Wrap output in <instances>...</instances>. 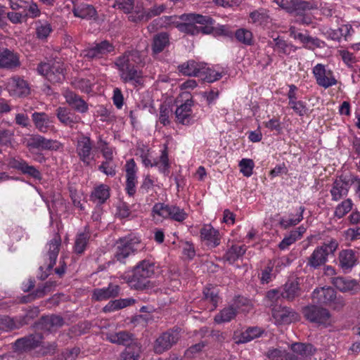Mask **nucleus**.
<instances>
[{
    "mask_svg": "<svg viewBox=\"0 0 360 360\" xmlns=\"http://www.w3.org/2000/svg\"><path fill=\"white\" fill-rule=\"evenodd\" d=\"M295 39H299L303 43L304 46L309 49H314V48H319L323 43L318 38H313L309 35L306 36L302 33L295 34Z\"/></svg>",
    "mask_w": 360,
    "mask_h": 360,
    "instance_id": "34",
    "label": "nucleus"
},
{
    "mask_svg": "<svg viewBox=\"0 0 360 360\" xmlns=\"http://www.w3.org/2000/svg\"><path fill=\"white\" fill-rule=\"evenodd\" d=\"M20 65L16 55L8 49L0 48V68L12 69Z\"/></svg>",
    "mask_w": 360,
    "mask_h": 360,
    "instance_id": "20",
    "label": "nucleus"
},
{
    "mask_svg": "<svg viewBox=\"0 0 360 360\" xmlns=\"http://www.w3.org/2000/svg\"><path fill=\"white\" fill-rule=\"evenodd\" d=\"M169 44V35L166 32H161L154 36L152 50L155 53L162 52Z\"/></svg>",
    "mask_w": 360,
    "mask_h": 360,
    "instance_id": "29",
    "label": "nucleus"
},
{
    "mask_svg": "<svg viewBox=\"0 0 360 360\" xmlns=\"http://www.w3.org/2000/svg\"><path fill=\"white\" fill-rule=\"evenodd\" d=\"M142 63L140 53L138 51L125 52L119 57L115 65L121 72V79L124 82H134L136 84H141L142 72L139 65Z\"/></svg>",
    "mask_w": 360,
    "mask_h": 360,
    "instance_id": "1",
    "label": "nucleus"
},
{
    "mask_svg": "<svg viewBox=\"0 0 360 360\" xmlns=\"http://www.w3.org/2000/svg\"><path fill=\"white\" fill-rule=\"evenodd\" d=\"M180 330L170 329L162 333L155 341L153 349L156 354H162L171 349L180 339Z\"/></svg>",
    "mask_w": 360,
    "mask_h": 360,
    "instance_id": "7",
    "label": "nucleus"
},
{
    "mask_svg": "<svg viewBox=\"0 0 360 360\" xmlns=\"http://www.w3.org/2000/svg\"><path fill=\"white\" fill-rule=\"evenodd\" d=\"M186 216L187 214L183 209H180L176 206H171V219L177 221H182L186 219Z\"/></svg>",
    "mask_w": 360,
    "mask_h": 360,
    "instance_id": "56",
    "label": "nucleus"
},
{
    "mask_svg": "<svg viewBox=\"0 0 360 360\" xmlns=\"http://www.w3.org/2000/svg\"><path fill=\"white\" fill-rule=\"evenodd\" d=\"M300 287L297 282H287L283 286L281 296L288 300H292L300 295Z\"/></svg>",
    "mask_w": 360,
    "mask_h": 360,
    "instance_id": "28",
    "label": "nucleus"
},
{
    "mask_svg": "<svg viewBox=\"0 0 360 360\" xmlns=\"http://www.w3.org/2000/svg\"><path fill=\"white\" fill-rule=\"evenodd\" d=\"M128 18L129 21L134 22H147L149 20L146 15V11H136L129 15Z\"/></svg>",
    "mask_w": 360,
    "mask_h": 360,
    "instance_id": "62",
    "label": "nucleus"
},
{
    "mask_svg": "<svg viewBox=\"0 0 360 360\" xmlns=\"http://www.w3.org/2000/svg\"><path fill=\"white\" fill-rule=\"evenodd\" d=\"M126 167V190L129 195L133 196L136 193V163L134 159L127 162Z\"/></svg>",
    "mask_w": 360,
    "mask_h": 360,
    "instance_id": "17",
    "label": "nucleus"
},
{
    "mask_svg": "<svg viewBox=\"0 0 360 360\" xmlns=\"http://www.w3.org/2000/svg\"><path fill=\"white\" fill-rule=\"evenodd\" d=\"M236 309L232 307L224 308L214 316V321L217 323L229 322L236 316Z\"/></svg>",
    "mask_w": 360,
    "mask_h": 360,
    "instance_id": "38",
    "label": "nucleus"
},
{
    "mask_svg": "<svg viewBox=\"0 0 360 360\" xmlns=\"http://www.w3.org/2000/svg\"><path fill=\"white\" fill-rule=\"evenodd\" d=\"M65 324L64 319L58 314L42 316L37 322L36 326L41 330L48 331L56 330Z\"/></svg>",
    "mask_w": 360,
    "mask_h": 360,
    "instance_id": "11",
    "label": "nucleus"
},
{
    "mask_svg": "<svg viewBox=\"0 0 360 360\" xmlns=\"http://www.w3.org/2000/svg\"><path fill=\"white\" fill-rule=\"evenodd\" d=\"M115 6L129 13L134 8V0H116Z\"/></svg>",
    "mask_w": 360,
    "mask_h": 360,
    "instance_id": "57",
    "label": "nucleus"
},
{
    "mask_svg": "<svg viewBox=\"0 0 360 360\" xmlns=\"http://www.w3.org/2000/svg\"><path fill=\"white\" fill-rule=\"evenodd\" d=\"M61 244V239L59 235H56V236L51 240L49 244V250L48 252L49 264L47 266V270H51L54 265L56 264V262L58 255V252L60 250V246Z\"/></svg>",
    "mask_w": 360,
    "mask_h": 360,
    "instance_id": "23",
    "label": "nucleus"
},
{
    "mask_svg": "<svg viewBox=\"0 0 360 360\" xmlns=\"http://www.w3.org/2000/svg\"><path fill=\"white\" fill-rule=\"evenodd\" d=\"M133 252V244L131 241L122 238L117 241L115 257L118 261H123Z\"/></svg>",
    "mask_w": 360,
    "mask_h": 360,
    "instance_id": "22",
    "label": "nucleus"
},
{
    "mask_svg": "<svg viewBox=\"0 0 360 360\" xmlns=\"http://www.w3.org/2000/svg\"><path fill=\"white\" fill-rule=\"evenodd\" d=\"M78 0L73 1L74 4L72 10L74 15L82 19H94L97 17V12L96 8L92 5L86 4H78Z\"/></svg>",
    "mask_w": 360,
    "mask_h": 360,
    "instance_id": "15",
    "label": "nucleus"
},
{
    "mask_svg": "<svg viewBox=\"0 0 360 360\" xmlns=\"http://www.w3.org/2000/svg\"><path fill=\"white\" fill-rule=\"evenodd\" d=\"M201 237L212 243L213 247L219 244V231L211 226H205L200 230Z\"/></svg>",
    "mask_w": 360,
    "mask_h": 360,
    "instance_id": "30",
    "label": "nucleus"
},
{
    "mask_svg": "<svg viewBox=\"0 0 360 360\" xmlns=\"http://www.w3.org/2000/svg\"><path fill=\"white\" fill-rule=\"evenodd\" d=\"M119 285L110 284L108 288L94 289L93 291L92 299L96 301H102L112 297H115L119 295Z\"/></svg>",
    "mask_w": 360,
    "mask_h": 360,
    "instance_id": "19",
    "label": "nucleus"
},
{
    "mask_svg": "<svg viewBox=\"0 0 360 360\" xmlns=\"http://www.w3.org/2000/svg\"><path fill=\"white\" fill-rule=\"evenodd\" d=\"M109 197V188L103 184L97 187L91 195V198L98 200L99 204L104 203Z\"/></svg>",
    "mask_w": 360,
    "mask_h": 360,
    "instance_id": "40",
    "label": "nucleus"
},
{
    "mask_svg": "<svg viewBox=\"0 0 360 360\" xmlns=\"http://www.w3.org/2000/svg\"><path fill=\"white\" fill-rule=\"evenodd\" d=\"M12 84L15 94L18 96H25L30 94V87L24 79L20 77H13Z\"/></svg>",
    "mask_w": 360,
    "mask_h": 360,
    "instance_id": "33",
    "label": "nucleus"
},
{
    "mask_svg": "<svg viewBox=\"0 0 360 360\" xmlns=\"http://www.w3.org/2000/svg\"><path fill=\"white\" fill-rule=\"evenodd\" d=\"M8 165L10 167L20 171L25 175L30 166L23 159H16L15 158H11L9 159Z\"/></svg>",
    "mask_w": 360,
    "mask_h": 360,
    "instance_id": "44",
    "label": "nucleus"
},
{
    "mask_svg": "<svg viewBox=\"0 0 360 360\" xmlns=\"http://www.w3.org/2000/svg\"><path fill=\"white\" fill-rule=\"evenodd\" d=\"M42 339L43 335L41 333L30 334L18 339L13 345V348L15 351L20 352L31 350L40 346Z\"/></svg>",
    "mask_w": 360,
    "mask_h": 360,
    "instance_id": "9",
    "label": "nucleus"
},
{
    "mask_svg": "<svg viewBox=\"0 0 360 360\" xmlns=\"http://www.w3.org/2000/svg\"><path fill=\"white\" fill-rule=\"evenodd\" d=\"M89 239V235L85 233H79L75 240V251L77 254H82L86 247L87 243Z\"/></svg>",
    "mask_w": 360,
    "mask_h": 360,
    "instance_id": "43",
    "label": "nucleus"
},
{
    "mask_svg": "<svg viewBox=\"0 0 360 360\" xmlns=\"http://www.w3.org/2000/svg\"><path fill=\"white\" fill-rule=\"evenodd\" d=\"M288 104L300 116H302L306 113V107L302 101H289Z\"/></svg>",
    "mask_w": 360,
    "mask_h": 360,
    "instance_id": "64",
    "label": "nucleus"
},
{
    "mask_svg": "<svg viewBox=\"0 0 360 360\" xmlns=\"http://www.w3.org/2000/svg\"><path fill=\"white\" fill-rule=\"evenodd\" d=\"M291 349L293 352V354L297 353L302 356L312 355L316 351V349L311 344L302 342H295L292 344Z\"/></svg>",
    "mask_w": 360,
    "mask_h": 360,
    "instance_id": "35",
    "label": "nucleus"
},
{
    "mask_svg": "<svg viewBox=\"0 0 360 360\" xmlns=\"http://www.w3.org/2000/svg\"><path fill=\"white\" fill-rule=\"evenodd\" d=\"M166 6L164 4L154 5L152 8L146 11L148 20L151 18L160 15L165 11Z\"/></svg>",
    "mask_w": 360,
    "mask_h": 360,
    "instance_id": "61",
    "label": "nucleus"
},
{
    "mask_svg": "<svg viewBox=\"0 0 360 360\" xmlns=\"http://www.w3.org/2000/svg\"><path fill=\"white\" fill-rule=\"evenodd\" d=\"M262 333V331L259 328H249L245 332L241 333L240 339L236 342L237 343H245L255 338L259 337Z\"/></svg>",
    "mask_w": 360,
    "mask_h": 360,
    "instance_id": "41",
    "label": "nucleus"
},
{
    "mask_svg": "<svg viewBox=\"0 0 360 360\" xmlns=\"http://www.w3.org/2000/svg\"><path fill=\"white\" fill-rule=\"evenodd\" d=\"M311 297L320 305L331 307L337 311L341 310L345 305L343 297H338L335 290L330 286L316 288L313 291Z\"/></svg>",
    "mask_w": 360,
    "mask_h": 360,
    "instance_id": "5",
    "label": "nucleus"
},
{
    "mask_svg": "<svg viewBox=\"0 0 360 360\" xmlns=\"http://www.w3.org/2000/svg\"><path fill=\"white\" fill-rule=\"evenodd\" d=\"M203 294L206 300H210L216 306L219 299L218 292L216 288H206L203 291Z\"/></svg>",
    "mask_w": 360,
    "mask_h": 360,
    "instance_id": "58",
    "label": "nucleus"
},
{
    "mask_svg": "<svg viewBox=\"0 0 360 360\" xmlns=\"http://www.w3.org/2000/svg\"><path fill=\"white\" fill-rule=\"evenodd\" d=\"M32 120L35 126L40 130L46 129L48 124V116L44 112H34L32 114Z\"/></svg>",
    "mask_w": 360,
    "mask_h": 360,
    "instance_id": "45",
    "label": "nucleus"
},
{
    "mask_svg": "<svg viewBox=\"0 0 360 360\" xmlns=\"http://www.w3.org/2000/svg\"><path fill=\"white\" fill-rule=\"evenodd\" d=\"M106 339L112 343L126 346V348L140 345L137 339L134 338V335L127 331L107 334Z\"/></svg>",
    "mask_w": 360,
    "mask_h": 360,
    "instance_id": "12",
    "label": "nucleus"
},
{
    "mask_svg": "<svg viewBox=\"0 0 360 360\" xmlns=\"http://www.w3.org/2000/svg\"><path fill=\"white\" fill-rule=\"evenodd\" d=\"M39 314V309L37 307H30L27 309L23 316H20L19 319H17L18 328L22 326L29 324L31 321L38 316Z\"/></svg>",
    "mask_w": 360,
    "mask_h": 360,
    "instance_id": "37",
    "label": "nucleus"
},
{
    "mask_svg": "<svg viewBox=\"0 0 360 360\" xmlns=\"http://www.w3.org/2000/svg\"><path fill=\"white\" fill-rule=\"evenodd\" d=\"M181 22H176V27L184 33L196 35L200 33L210 34L212 30V18L197 13H185L179 16ZM175 23V22H173Z\"/></svg>",
    "mask_w": 360,
    "mask_h": 360,
    "instance_id": "2",
    "label": "nucleus"
},
{
    "mask_svg": "<svg viewBox=\"0 0 360 360\" xmlns=\"http://www.w3.org/2000/svg\"><path fill=\"white\" fill-rule=\"evenodd\" d=\"M202 75H205L202 79L210 83L214 82L221 77V73L216 72L214 70L211 69H207L202 71L201 77Z\"/></svg>",
    "mask_w": 360,
    "mask_h": 360,
    "instance_id": "55",
    "label": "nucleus"
},
{
    "mask_svg": "<svg viewBox=\"0 0 360 360\" xmlns=\"http://www.w3.org/2000/svg\"><path fill=\"white\" fill-rule=\"evenodd\" d=\"M245 252V249L243 246L233 245L225 254L224 257L226 261L232 264L235 262Z\"/></svg>",
    "mask_w": 360,
    "mask_h": 360,
    "instance_id": "39",
    "label": "nucleus"
},
{
    "mask_svg": "<svg viewBox=\"0 0 360 360\" xmlns=\"http://www.w3.org/2000/svg\"><path fill=\"white\" fill-rule=\"evenodd\" d=\"M236 38L240 42L247 45L252 44V34L250 31L245 29H239L235 33Z\"/></svg>",
    "mask_w": 360,
    "mask_h": 360,
    "instance_id": "47",
    "label": "nucleus"
},
{
    "mask_svg": "<svg viewBox=\"0 0 360 360\" xmlns=\"http://www.w3.org/2000/svg\"><path fill=\"white\" fill-rule=\"evenodd\" d=\"M28 146L32 148L41 150H57L58 143L56 141L47 139L41 136L37 135L30 139Z\"/></svg>",
    "mask_w": 360,
    "mask_h": 360,
    "instance_id": "16",
    "label": "nucleus"
},
{
    "mask_svg": "<svg viewBox=\"0 0 360 360\" xmlns=\"http://www.w3.org/2000/svg\"><path fill=\"white\" fill-rule=\"evenodd\" d=\"M56 115L58 120L64 124L72 127L77 122L76 116L66 108L59 107L56 110Z\"/></svg>",
    "mask_w": 360,
    "mask_h": 360,
    "instance_id": "27",
    "label": "nucleus"
},
{
    "mask_svg": "<svg viewBox=\"0 0 360 360\" xmlns=\"http://www.w3.org/2000/svg\"><path fill=\"white\" fill-rule=\"evenodd\" d=\"M172 112V110L167 105H161L160 108V122L163 125H167L169 123V114Z\"/></svg>",
    "mask_w": 360,
    "mask_h": 360,
    "instance_id": "54",
    "label": "nucleus"
},
{
    "mask_svg": "<svg viewBox=\"0 0 360 360\" xmlns=\"http://www.w3.org/2000/svg\"><path fill=\"white\" fill-rule=\"evenodd\" d=\"M18 328L17 319L6 316H0V330H12Z\"/></svg>",
    "mask_w": 360,
    "mask_h": 360,
    "instance_id": "46",
    "label": "nucleus"
},
{
    "mask_svg": "<svg viewBox=\"0 0 360 360\" xmlns=\"http://www.w3.org/2000/svg\"><path fill=\"white\" fill-rule=\"evenodd\" d=\"M66 102L75 110L84 113L88 110V104L81 96L73 91H67L65 94Z\"/></svg>",
    "mask_w": 360,
    "mask_h": 360,
    "instance_id": "21",
    "label": "nucleus"
},
{
    "mask_svg": "<svg viewBox=\"0 0 360 360\" xmlns=\"http://www.w3.org/2000/svg\"><path fill=\"white\" fill-rule=\"evenodd\" d=\"M300 214H298V217L296 219H281L280 221L281 226L282 227H283L284 229H288L290 226L297 225L303 219L302 214H303V212L304 211V208L303 207H300Z\"/></svg>",
    "mask_w": 360,
    "mask_h": 360,
    "instance_id": "52",
    "label": "nucleus"
},
{
    "mask_svg": "<svg viewBox=\"0 0 360 360\" xmlns=\"http://www.w3.org/2000/svg\"><path fill=\"white\" fill-rule=\"evenodd\" d=\"M155 273V264L149 260L140 262L133 269L129 280L131 286L136 290H144L152 287L149 278Z\"/></svg>",
    "mask_w": 360,
    "mask_h": 360,
    "instance_id": "4",
    "label": "nucleus"
},
{
    "mask_svg": "<svg viewBox=\"0 0 360 360\" xmlns=\"http://www.w3.org/2000/svg\"><path fill=\"white\" fill-rule=\"evenodd\" d=\"M179 70L185 75L201 77L202 70L194 60H190L179 67Z\"/></svg>",
    "mask_w": 360,
    "mask_h": 360,
    "instance_id": "32",
    "label": "nucleus"
},
{
    "mask_svg": "<svg viewBox=\"0 0 360 360\" xmlns=\"http://www.w3.org/2000/svg\"><path fill=\"white\" fill-rule=\"evenodd\" d=\"M275 2L288 13L296 14L302 13L305 11L314 10L319 8L316 1H306L302 0H275Z\"/></svg>",
    "mask_w": 360,
    "mask_h": 360,
    "instance_id": "8",
    "label": "nucleus"
},
{
    "mask_svg": "<svg viewBox=\"0 0 360 360\" xmlns=\"http://www.w3.org/2000/svg\"><path fill=\"white\" fill-rule=\"evenodd\" d=\"M181 22H176V27L184 33L196 35L200 33L210 34L212 30V18L197 13H185L179 16ZM175 23V22H173Z\"/></svg>",
    "mask_w": 360,
    "mask_h": 360,
    "instance_id": "3",
    "label": "nucleus"
},
{
    "mask_svg": "<svg viewBox=\"0 0 360 360\" xmlns=\"http://www.w3.org/2000/svg\"><path fill=\"white\" fill-rule=\"evenodd\" d=\"M239 166L240 167V172L245 176H250L252 174L254 167V162L251 159H243L240 161Z\"/></svg>",
    "mask_w": 360,
    "mask_h": 360,
    "instance_id": "50",
    "label": "nucleus"
},
{
    "mask_svg": "<svg viewBox=\"0 0 360 360\" xmlns=\"http://www.w3.org/2000/svg\"><path fill=\"white\" fill-rule=\"evenodd\" d=\"M332 283L337 289L343 292L356 290L359 287L355 280H346L343 277L333 278Z\"/></svg>",
    "mask_w": 360,
    "mask_h": 360,
    "instance_id": "25",
    "label": "nucleus"
},
{
    "mask_svg": "<svg viewBox=\"0 0 360 360\" xmlns=\"http://www.w3.org/2000/svg\"><path fill=\"white\" fill-rule=\"evenodd\" d=\"M354 184V179L351 176H341L339 179H336L330 190V193L333 200H338L344 195H347L349 188Z\"/></svg>",
    "mask_w": 360,
    "mask_h": 360,
    "instance_id": "10",
    "label": "nucleus"
},
{
    "mask_svg": "<svg viewBox=\"0 0 360 360\" xmlns=\"http://www.w3.org/2000/svg\"><path fill=\"white\" fill-rule=\"evenodd\" d=\"M302 312L304 317L311 323L325 326L330 324L331 314L328 309L321 306L309 304L303 307Z\"/></svg>",
    "mask_w": 360,
    "mask_h": 360,
    "instance_id": "6",
    "label": "nucleus"
},
{
    "mask_svg": "<svg viewBox=\"0 0 360 360\" xmlns=\"http://www.w3.org/2000/svg\"><path fill=\"white\" fill-rule=\"evenodd\" d=\"M329 251L333 252L330 245H324L318 247L309 257L308 264L314 268H318L323 265L327 260Z\"/></svg>",
    "mask_w": 360,
    "mask_h": 360,
    "instance_id": "14",
    "label": "nucleus"
},
{
    "mask_svg": "<svg viewBox=\"0 0 360 360\" xmlns=\"http://www.w3.org/2000/svg\"><path fill=\"white\" fill-rule=\"evenodd\" d=\"M267 357L270 360H295L297 359V356L293 353L288 352L285 350L279 349H270L267 353Z\"/></svg>",
    "mask_w": 360,
    "mask_h": 360,
    "instance_id": "31",
    "label": "nucleus"
},
{
    "mask_svg": "<svg viewBox=\"0 0 360 360\" xmlns=\"http://www.w3.org/2000/svg\"><path fill=\"white\" fill-rule=\"evenodd\" d=\"M141 352V345H135L134 347L126 348L122 353V360H137Z\"/></svg>",
    "mask_w": 360,
    "mask_h": 360,
    "instance_id": "42",
    "label": "nucleus"
},
{
    "mask_svg": "<svg viewBox=\"0 0 360 360\" xmlns=\"http://www.w3.org/2000/svg\"><path fill=\"white\" fill-rule=\"evenodd\" d=\"M92 149V144L89 137H84L82 141H79L77 145V152L80 160L89 165V158Z\"/></svg>",
    "mask_w": 360,
    "mask_h": 360,
    "instance_id": "24",
    "label": "nucleus"
},
{
    "mask_svg": "<svg viewBox=\"0 0 360 360\" xmlns=\"http://www.w3.org/2000/svg\"><path fill=\"white\" fill-rule=\"evenodd\" d=\"M352 203L349 199L343 201L341 204L337 206L335 211V216L339 219L343 217L352 209Z\"/></svg>",
    "mask_w": 360,
    "mask_h": 360,
    "instance_id": "48",
    "label": "nucleus"
},
{
    "mask_svg": "<svg viewBox=\"0 0 360 360\" xmlns=\"http://www.w3.org/2000/svg\"><path fill=\"white\" fill-rule=\"evenodd\" d=\"M13 134L8 129H1L0 131V146H8L11 145V139Z\"/></svg>",
    "mask_w": 360,
    "mask_h": 360,
    "instance_id": "59",
    "label": "nucleus"
},
{
    "mask_svg": "<svg viewBox=\"0 0 360 360\" xmlns=\"http://www.w3.org/2000/svg\"><path fill=\"white\" fill-rule=\"evenodd\" d=\"M317 84L324 88H328L337 84V80L333 77H328L326 74L323 77L318 78Z\"/></svg>",
    "mask_w": 360,
    "mask_h": 360,
    "instance_id": "63",
    "label": "nucleus"
},
{
    "mask_svg": "<svg viewBox=\"0 0 360 360\" xmlns=\"http://www.w3.org/2000/svg\"><path fill=\"white\" fill-rule=\"evenodd\" d=\"M153 212L164 218L170 217L171 206L163 203H156L153 207Z\"/></svg>",
    "mask_w": 360,
    "mask_h": 360,
    "instance_id": "49",
    "label": "nucleus"
},
{
    "mask_svg": "<svg viewBox=\"0 0 360 360\" xmlns=\"http://www.w3.org/2000/svg\"><path fill=\"white\" fill-rule=\"evenodd\" d=\"M65 79L64 68L61 63L54 61L51 64L49 81L52 83L62 82Z\"/></svg>",
    "mask_w": 360,
    "mask_h": 360,
    "instance_id": "26",
    "label": "nucleus"
},
{
    "mask_svg": "<svg viewBox=\"0 0 360 360\" xmlns=\"http://www.w3.org/2000/svg\"><path fill=\"white\" fill-rule=\"evenodd\" d=\"M101 55L102 56L103 55H105L108 53H110L114 51L115 47L112 45V44L110 43L107 40L102 41L100 43H98L95 46Z\"/></svg>",
    "mask_w": 360,
    "mask_h": 360,
    "instance_id": "53",
    "label": "nucleus"
},
{
    "mask_svg": "<svg viewBox=\"0 0 360 360\" xmlns=\"http://www.w3.org/2000/svg\"><path fill=\"white\" fill-rule=\"evenodd\" d=\"M271 311L273 317L281 324H289L297 319V314L288 307L275 306Z\"/></svg>",
    "mask_w": 360,
    "mask_h": 360,
    "instance_id": "13",
    "label": "nucleus"
},
{
    "mask_svg": "<svg viewBox=\"0 0 360 360\" xmlns=\"http://www.w3.org/2000/svg\"><path fill=\"white\" fill-rule=\"evenodd\" d=\"M193 105L192 99H187L184 103L177 107L175 110V115L179 123L188 124L192 119L191 107Z\"/></svg>",
    "mask_w": 360,
    "mask_h": 360,
    "instance_id": "18",
    "label": "nucleus"
},
{
    "mask_svg": "<svg viewBox=\"0 0 360 360\" xmlns=\"http://www.w3.org/2000/svg\"><path fill=\"white\" fill-rule=\"evenodd\" d=\"M80 352L79 347H73L72 349H65L62 352V357L64 360H75Z\"/></svg>",
    "mask_w": 360,
    "mask_h": 360,
    "instance_id": "60",
    "label": "nucleus"
},
{
    "mask_svg": "<svg viewBox=\"0 0 360 360\" xmlns=\"http://www.w3.org/2000/svg\"><path fill=\"white\" fill-rule=\"evenodd\" d=\"M339 259L340 265L344 269L352 267L356 262L354 253L352 250L342 251L340 253Z\"/></svg>",
    "mask_w": 360,
    "mask_h": 360,
    "instance_id": "36",
    "label": "nucleus"
},
{
    "mask_svg": "<svg viewBox=\"0 0 360 360\" xmlns=\"http://www.w3.org/2000/svg\"><path fill=\"white\" fill-rule=\"evenodd\" d=\"M300 236V233L298 231H292L288 237L284 238L282 241L279 243L278 247L281 250H284L289 245L296 241L298 237Z\"/></svg>",
    "mask_w": 360,
    "mask_h": 360,
    "instance_id": "51",
    "label": "nucleus"
}]
</instances>
